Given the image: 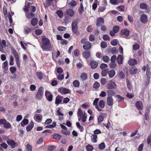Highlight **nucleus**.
I'll return each mask as SVG.
<instances>
[{
  "mask_svg": "<svg viewBox=\"0 0 151 151\" xmlns=\"http://www.w3.org/2000/svg\"><path fill=\"white\" fill-rule=\"evenodd\" d=\"M41 47L43 51L45 50H50L52 49L50 43V40L45 35L42 36L41 42H40Z\"/></svg>",
  "mask_w": 151,
  "mask_h": 151,
  "instance_id": "1",
  "label": "nucleus"
},
{
  "mask_svg": "<svg viewBox=\"0 0 151 151\" xmlns=\"http://www.w3.org/2000/svg\"><path fill=\"white\" fill-rule=\"evenodd\" d=\"M78 24L77 21L75 20L72 22L71 24L72 31L73 33L77 35L80 34V32L78 30Z\"/></svg>",
  "mask_w": 151,
  "mask_h": 151,
  "instance_id": "2",
  "label": "nucleus"
},
{
  "mask_svg": "<svg viewBox=\"0 0 151 151\" xmlns=\"http://www.w3.org/2000/svg\"><path fill=\"white\" fill-rule=\"evenodd\" d=\"M44 88L40 87L38 89L36 95V98L37 100H41L43 96Z\"/></svg>",
  "mask_w": 151,
  "mask_h": 151,
  "instance_id": "3",
  "label": "nucleus"
},
{
  "mask_svg": "<svg viewBox=\"0 0 151 151\" xmlns=\"http://www.w3.org/2000/svg\"><path fill=\"white\" fill-rule=\"evenodd\" d=\"M130 31L127 29H122L120 32V35L122 37L127 38L129 35Z\"/></svg>",
  "mask_w": 151,
  "mask_h": 151,
  "instance_id": "4",
  "label": "nucleus"
},
{
  "mask_svg": "<svg viewBox=\"0 0 151 151\" xmlns=\"http://www.w3.org/2000/svg\"><path fill=\"white\" fill-rule=\"evenodd\" d=\"M12 53L14 55L16 62L17 64L18 67L20 68V62L19 61V55L15 50L12 51Z\"/></svg>",
  "mask_w": 151,
  "mask_h": 151,
  "instance_id": "5",
  "label": "nucleus"
},
{
  "mask_svg": "<svg viewBox=\"0 0 151 151\" xmlns=\"http://www.w3.org/2000/svg\"><path fill=\"white\" fill-rule=\"evenodd\" d=\"M45 95L47 100L50 102L52 100L53 95L49 91H45Z\"/></svg>",
  "mask_w": 151,
  "mask_h": 151,
  "instance_id": "6",
  "label": "nucleus"
},
{
  "mask_svg": "<svg viewBox=\"0 0 151 151\" xmlns=\"http://www.w3.org/2000/svg\"><path fill=\"white\" fill-rule=\"evenodd\" d=\"M106 87L108 89H113L116 87V85L114 82L110 81L107 84Z\"/></svg>",
  "mask_w": 151,
  "mask_h": 151,
  "instance_id": "7",
  "label": "nucleus"
},
{
  "mask_svg": "<svg viewBox=\"0 0 151 151\" xmlns=\"http://www.w3.org/2000/svg\"><path fill=\"white\" fill-rule=\"evenodd\" d=\"M63 97L59 95H58L56 97L55 104L57 106L58 105L62 102Z\"/></svg>",
  "mask_w": 151,
  "mask_h": 151,
  "instance_id": "8",
  "label": "nucleus"
},
{
  "mask_svg": "<svg viewBox=\"0 0 151 151\" xmlns=\"http://www.w3.org/2000/svg\"><path fill=\"white\" fill-rule=\"evenodd\" d=\"M104 23V20L101 17H100L97 19L96 25L97 26L100 27Z\"/></svg>",
  "mask_w": 151,
  "mask_h": 151,
  "instance_id": "9",
  "label": "nucleus"
},
{
  "mask_svg": "<svg viewBox=\"0 0 151 151\" xmlns=\"http://www.w3.org/2000/svg\"><path fill=\"white\" fill-rule=\"evenodd\" d=\"M58 91L59 92L62 93L64 94L70 93L71 92L70 90L65 88H60L58 89Z\"/></svg>",
  "mask_w": 151,
  "mask_h": 151,
  "instance_id": "10",
  "label": "nucleus"
},
{
  "mask_svg": "<svg viewBox=\"0 0 151 151\" xmlns=\"http://www.w3.org/2000/svg\"><path fill=\"white\" fill-rule=\"evenodd\" d=\"M140 20L141 22L143 24L147 23L148 21V18L146 15L145 14L142 15L140 17Z\"/></svg>",
  "mask_w": 151,
  "mask_h": 151,
  "instance_id": "11",
  "label": "nucleus"
},
{
  "mask_svg": "<svg viewBox=\"0 0 151 151\" xmlns=\"http://www.w3.org/2000/svg\"><path fill=\"white\" fill-rule=\"evenodd\" d=\"M107 104L108 105L112 106L113 104L114 100L112 96H108L106 99Z\"/></svg>",
  "mask_w": 151,
  "mask_h": 151,
  "instance_id": "12",
  "label": "nucleus"
},
{
  "mask_svg": "<svg viewBox=\"0 0 151 151\" xmlns=\"http://www.w3.org/2000/svg\"><path fill=\"white\" fill-rule=\"evenodd\" d=\"M84 50H90L91 47V45L89 41L86 42V43L83 44V46Z\"/></svg>",
  "mask_w": 151,
  "mask_h": 151,
  "instance_id": "13",
  "label": "nucleus"
},
{
  "mask_svg": "<svg viewBox=\"0 0 151 151\" xmlns=\"http://www.w3.org/2000/svg\"><path fill=\"white\" fill-rule=\"evenodd\" d=\"M137 108L139 110H142L143 109V104L141 101H137L135 103Z\"/></svg>",
  "mask_w": 151,
  "mask_h": 151,
  "instance_id": "14",
  "label": "nucleus"
},
{
  "mask_svg": "<svg viewBox=\"0 0 151 151\" xmlns=\"http://www.w3.org/2000/svg\"><path fill=\"white\" fill-rule=\"evenodd\" d=\"M7 143L8 144L10 145L12 148H14L16 147V143L13 140L8 139L7 141Z\"/></svg>",
  "mask_w": 151,
  "mask_h": 151,
  "instance_id": "15",
  "label": "nucleus"
},
{
  "mask_svg": "<svg viewBox=\"0 0 151 151\" xmlns=\"http://www.w3.org/2000/svg\"><path fill=\"white\" fill-rule=\"evenodd\" d=\"M66 14L70 17H73L74 15V12L73 10L71 9H67L66 11Z\"/></svg>",
  "mask_w": 151,
  "mask_h": 151,
  "instance_id": "16",
  "label": "nucleus"
},
{
  "mask_svg": "<svg viewBox=\"0 0 151 151\" xmlns=\"http://www.w3.org/2000/svg\"><path fill=\"white\" fill-rule=\"evenodd\" d=\"M106 116V114L104 113L100 114V115L98 117V122L99 123L101 122L104 120L105 117Z\"/></svg>",
  "mask_w": 151,
  "mask_h": 151,
  "instance_id": "17",
  "label": "nucleus"
},
{
  "mask_svg": "<svg viewBox=\"0 0 151 151\" xmlns=\"http://www.w3.org/2000/svg\"><path fill=\"white\" fill-rule=\"evenodd\" d=\"M80 78L82 81H86L88 78V75L86 73H83L81 74Z\"/></svg>",
  "mask_w": 151,
  "mask_h": 151,
  "instance_id": "18",
  "label": "nucleus"
},
{
  "mask_svg": "<svg viewBox=\"0 0 151 151\" xmlns=\"http://www.w3.org/2000/svg\"><path fill=\"white\" fill-rule=\"evenodd\" d=\"M137 71V68L135 67H131L129 70V72L131 75H134L136 73Z\"/></svg>",
  "mask_w": 151,
  "mask_h": 151,
  "instance_id": "19",
  "label": "nucleus"
},
{
  "mask_svg": "<svg viewBox=\"0 0 151 151\" xmlns=\"http://www.w3.org/2000/svg\"><path fill=\"white\" fill-rule=\"evenodd\" d=\"M82 55L86 59H88L91 56V53L88 51H86L83 52Z\"/></svg>",
  "mask_w": 151,
  "mask_h": 151,
  "instance_id": "20",
  "label": "nucleus"
},
{
  "mask_svg": "<svg viewBox=\"0 0 151 151\" xmlns=\"http://www.w3.org/2000/svg\"><path fill=\"white\" fill-rule=\"evenodd\" d=\"M34 122L33 121H31L30 122L29 124L26 127V129L27 132H29L34 127Z\"/></svg>",
  "mask_w": 151,
  "mask_h": 151,
  "instance_id": "21",
  "label": "nucleus"
},
{
  "mask_svg": "<svg viewBox=\"0 0 151 151\" xmlns=\"http://www.w3.org/2000/svg\"><path fill=\"white\" fill-rule=\"evenodd\" d=\"M90 65L91 68L95 69L97 67L98 63L97 62L93 60L91 61L90 63Z\"/></svg>",
  "mask_w": 151,
  "mask_h": 151,
  "instance_id": "22",
  "label": "nucleus"
},
{
  "mask_svg": "<svg viewBox=\"0 0 151 151\" xmlns=\"http://www.w3.org/2000/svg\"><path fill=\"white\" fill-rule=\"evenodd\" d=\"M60 108H59L57 111V113L58 116H59L58 117V119L60 120H63L64 119V117H63V114L60 111Z\"/></svg>",
  "mask_w": 151,
  "mask_h": 151,
  "instance_id": "23",
  "label": "nucleus"
},
{
  "mask_svg": "<svg viewBox=\"0 0 151 151\" xmlns=\"http://www.w3.org/2000/svg\"><path fill=\"white\" fill-rule=\"evenodd\" d=\"M34 117L36 121L40 122L42 120V116L40 114H37L34 116Z\"/></svg>",
  "mask_w": 151,
  "mask_h": 151,
  "instance_id": "24",
  "label": "nucleus"
},
{
  "mask_svg": "<svg viewBox=\"0 0 151 151\" xmlns=\"http://www.w3.org/2000/svg\"><path fill=\"white\" fill-rule=\"evenodd\" d=\"M128 63L130 66H134L137 63V61L135 59H132L129 60Z\"/></svg>",
  "mask_w": 151,
  "mask_h": 151,
  "instance_id": "25",
  "label": "nucleus"
},
{
  "mask_svg": "<svg viewBox=\"0 0 151 151\" xmlns=\"http://www.w3.org/2000/svg\"><path fill=\"white\" fill-rule=\"evenodd\" d=\"M108 75L110 78H113L116 74V72L114 70H111L108 71Z\"/></svg>",
  "mask_w": 151,
  "mask_h": 151,
  "instance_id": "26",
  "label": "nucleus"
},
{
  "mask_svg": "<svg viewBox=\"0 0 151 151\" xmlns=\"http://www.w3.org/2000/svg\"><path fill=\"white\" fill-rule=\"evenodd\" d=\"M123 60V56L122 55H119L117 58V62L119 64H122Z\"/></svg>",
  "mask_w": 151,
  "mask_h": 151,
  "instance_id": "27",
  "label": "nucleus"
},
{
  "mask_svg": "<svg viewBox=\"0 0 151 151\" xmlns=\"http://www.w3.org/2000/svg\"><path fill=\"white\" fill-rule=\"evenodd\" d=\"M139 7L141 9H147L148 7V6L146 3L142 2L140 4Z\"/></svg>",
  "mask_w": 151,
  "mask_h": 151,
  "instance_id": "28",
  "label": "nucleus"
},
{
  "mask_svg": "<svg viewBox=\"0 0 151 151\" xmlns=\"http://www.w3.org/2000/svg\"><path fill=\"white\" fill-rule=\"evenodd\" d=\"M30 22L32 26H35L38 23V19L36 18H33L31 19Z\"/></svg>",
  "mask_w": 151,
  "mask_h": 151,
  "instance_id": "29",
  "label": "nucleus"
},
{
  "mask_svg": "<svg viewBox=\"0 0 151 151\" xmlns=\"http://www.w3.org/2000/svg\"><path fill=\"white\" fill-rule=\"evenodd\" d=\"M36 75L39 80H41L43 77V74L41 72H37L36 73Z\"/></svg>",
  "mask_w": 151,
  "mask_h": 151,
  "instance_id": "30",
  "label": "nucleus"
},
{
  "mask_svg": "<svg viewBox=\"0 0 151 151\" xmlns=\"http://www.w3.org/2000/svg\"><path fill=\"white\" fill-rule=\"evenodd\" d=\"M56 13L60 18H61L63 17V11L61 10H57Z\"/></svg>",
  "mask_w": 151,
  "mask_h": 151,
  "instance_id": "31",
  "label": "nucleus"
},
{
  "mask_svg": "<svg viewBox=\"0 0 151 151\" xmlns=\"http://www.w3.org/2000/svg\"><path fill=\"white\" fill-rule=\"evenodd\" d=\"M24 32L26 35H28L29 33L31 32L32 30L31 28L27 26L24 27Z\"/></svg>",
  "mask_w": 151,
  "mask_h": 151,
  "instance_id": "32",
  "label": "nucleus"
},
{
  "mask_svg": "<svg viewBox=\"0 0 151 151\" xmlns=\"http://www.w3.org/2000/svg\"><path fill=\"white\" fill-rule=\"evenodd\" d=\"M11 127L10 124L6 121L4 125V127L6 129H9L11 128Z\"/></svg>",
  "mask_w": 151,
  "mask_h": 151,
  "instance_id": "33",
  "label": "nucleus"
},
{
  "mask_svg": "<svg viewBox=\"0 0 151 151\" xmlns=\"http://www.w3.org/2000/svg\"><path fill=\"white\" fill-rule=\"evenodd\" d=\"M116 98V100L118 102L123 101H124V98L119 95H117L115 96Z\"/></svg>",
  "mask_w": 151,
  "mask_h": 151,
  "instance_id": "34",
  "label": "nucleus"
},
{
  "mask_svg": "<svg viewBox=\"0 0 151 151\" xmlns=\"http://www.w3.org/2000/svg\"><path fill=\"white\" fill-rule=\"evenodd\" d=\"M29 122L28 120L26 119H24L21 123L22 127H24L25 125L28 124Z\"/></svg>",
  "mask_w": 151,
  "mask_h": 151,
  "instance_id": "35",
  "label": "nucleus"
},
{
  "mask_svg": "<svg viewBox=\"0 0 151 151\" xmlns=\"http://www.w3.org/2000/svg\"><path fill=\"white\" fill-rule=\"evenodd\" d=\"M76 125L77 127L80 130L81 132H82L83 131V126L81 125L79 122H76Z\"/></svg>",
  "mask_w": 151,
  "mask_h": 151,
  "instance_id": "36",
  "label": "nucleus"
},
{
  "mask_svg": "<svg viewBox=\"0 0 151 151\" xmlns=\"http://www.w3.org/2000/svg\"><path fill=\"white\" fill-rule=\"evenodd\" d=\"M102 59L104 62L106 63L109 62L110 60L109 57L107 55H105L102 57Z\"/></svg>",
  "mask_w": 151,
  "mask_h": 151,
  "instance_id": "37",
  "label": "nucleus"
},
{
  "mask_svg": "<svg viewBox=\"0 0 151 151\" xmlns=\"http://www.w3.org/2000/svg\"><path fill=\"white\" fill-rule=\"evenodd\" d=\"M53 138L58 140H60L61 138V136L59 134L55 133L53 135Z\"/></svg>",
  "mask_w": 151,
  "mask_h": 151,
  "instance_id": "38",
  "label": "nucleus"
},
{
  "mask_svg": "<svg viewBox=\"0 0 151 151\" xmlns=\"http://www.w3.org/2000/svg\"><path fill=\"white\" fill-rule=\"evenodd\" d=\"M26 16L27 19H30L35 16V14L32 12H29L26 14Z\"/></svg>",
  "mask_w": 151,
  "mask_h": 151,
  "instance_id": "39",
  "label": "nucleus"
},
{
  "mask_svg": "<svg viewBox=\"0 0 151 151\" xmlns=\"http://www.w3.org/2000/svg\"><path fill=\"white\" fill-rule=\"evenodd\" d=\"M91 141L93 143H96L97 142V136L96 135L92 134L91 137Z\"/></svg>",
  "mask_w": 151,
  "mask_h": 151,
  "instance_id": "40",
  "label": "nucleus"
},
{
  "mask_svg": "<svg viewBox=\"0 0 151 151\" xmlns=\"http://www.w3.org/2000/svg\"><path fill=\"white\" fill-rule=\"evenodd\" d=\"M77 115L78 116H79L80 117L84 115L83 114V111L80 108H79L77 111Z\"/></svg>",
  "mask_w": 151,
  "mask_h": 151,
  "instance_id": "41",
  "label": "nucleus"
},
{
  "mask_svg": "<svg viewBox=\"0 0 151 151\" xmlns=\"http://www.w3.org/2000/svg\"><path fill=\"white\" fill-rule=\"evenodd\" d=\"M108 95L110 96H113L115 95V92L112 90H109L107 91Z\"/></svg>",
  "mask_w": 151,
  "mask_h": 151,
  "instance_id": "42",
  "label": "nucleus"
},
{
  "mask_svg": "<svg viewBox=\"0 0 151 151\" xmlns=\"http://www.w3.org/2000/svg\"><path fill=\"white\" fill-rule=\"evenodd\" d=\"M73 85L76 87H78L80 84L79 81L78 80H75L73 82Z\"/></svg>",
  "mask_w": 151,
  "mask_h": 151,
  "instance_id": "43",
  "label": "nucleus"
},
{
  "mask_svg": "<svg viewBox=\"0 0 151 151\" xmlns=\"http://www.w3.org/2000/svg\"><path fill=\"white\" fill-rule=\"evenodd\" d=\"M108 70L107 68H105L103 69L101 72L102 75L103 76H105L107 73H108Z\"/></svg>",
  "mask_w": 151,
  "mask_h": 151,
  "instance_id": "44",
  "label": "nucleus"
},
{
  "mask_svg": "<svg viewBox=\"0 0 151 151\" xmlns=\"http://www.w3.org/2000/svg\"><path fill=\"white\" fill-rule=\"evenodd\" d=\"M77 4L76 1L74 0H72L70 1V2L68 4V5L70 7H73L76 6Z\"/></svg>",
  "mask_w": 151,
  "mask_h": 151,
  "instance_id": "45",
  "label": "nucleus"
},
{
  "mask_svg": "<svg viewBox=\"0 0 151 151\" xmlns=\"http://www.w3.org/2000/svg\"><path fill=\"white\" fill-rule=\"evenodd\" d=\"M117 9L119 12H124L125 7L123 5H120L117 7Z\"/></svg>",
  "mask_w": 151,
  "mask_h": 151,
  "instance_id": "46",
  "label": "nucleus"
},
{
  "mask_svg": "<svg viewBox=\"0 0 151 151\" xmlns=\"http://www.w3.org/2000/svg\"><path fill=\"white\" fill-rule=\"evenodd\" d=\"M100 86V84L99 82L97 81H95L94 82L93 86L94 88L95 89L98 88Z\"/></svg>",
  "mask_w": 151,
  "mask_h": 151,
  "instance_id": "47",
  "label": "nucleus"
},
{
  "mask_svg": "<svg viewBox=\"0 0 151 151\" xmlns=\"http://www.w3.org/2000/svg\"><path fill=\"white\" fill-rule=\"evenodd\" d=\"M99 105L101 108H104L105 107V103L103 100H101L99 101Z\"/></svg>",
  "mask_w": 151,
  "mask_h": 151,
  "instance_id": "48",
  "label": "nucleus"
},
{
  "mask_svg": "<svg viewBox=\"0 0 151 151\" xmlns=\"http://www.w3.org/2000/svg\"><path fill=\"white\" fill-rule=\"evenodd\" d=\"M125 77V74L122 71H120L119 73V78L121 79H123Z\"/></svg>",
  "mask_w": 151,
  "mask_h": 151,
  "instance_id": "49",
  "label": "nucleus"
},
{
  "mask_svg": "<svg viewBox=\"0 0 151 151\" xmlns=\"http://www.w3.org/2000/svg\"><path fill=\"white\" fill-rule=\"evenodd\" d=\"M140 46L137 43H135L133 46V48L134 50H136L139 48Z\"/></svg>",
  "mask_w": 151,
  "mask_h": 151,
  "instance_id": "50",
  "label": "nucleus"
},
{
  "mask_svg": "<svg viewBox=\"0 0 151 151\" xmlns=\"http://www.w3.org/2000/svg\"><path fill=\"white\" fill-rule=\"evenodd\" d=\"M14 58L13 56L12 55H11L10 56V61H9V65H14Z\"/></svg>",
  "mask_w": 151,
  "mask_h": 151,
  "instance_id": "51",
  "label": "nucleus"
},
{
  "mask_svg": "<svg viewBox=\"0 0 151 151\" xmlns=\"http://www.w3.org/2000/svg\"><path fill=\"white\" fill-rule=\"evenodd\" d=\"M119 29V27L118 26H115L113 28V30L116 33H117Z\"/></svg>",
  "mask_w": 151,
  "mask_h": 151,
  "instance_id": "52",
  "label": "nucleus"
},
{
  "mask_svg": "<svg viewBox=\"0 0 151 151\" xmlns=\"http://www.w3.org/2000/svg\"><path fill=\"white\" fill-rule=\"evenodd\" d=\"M80 51L78 49L75 50L73 51L74 55L76 57L80 55Z\"/></svg>",
  "mask_w": 151,
  "mask_h": 151,
  "instance_id": "53",
  "label": "nucleus"
},
{
  "mask_svg": "<svg viewBox=\"0 0 151 151\" xmlns=\"http://www.w3.org/2000/svg\"><path fill=\"white\" fill-rule=\"evenodd\" d=\"M64 75L63 74H59L57 76V79L60 81H61L63 80L64 79Z\"/></svg>",
  "mask_w": 151,
  "mask_h": 151,
  "instance_id": "54",
  "label": "nucleus"
},
{
  "mask_svg": "<svg viewBox=\"0 0 151 151\" xmlns=\"http://www.w3.org/2000/svg\"><path fill=\"white\" fill-rule=\"evenodd\" d=\"M42 33V30L41 29H38L35 30V33L37 35H40Z\"/></svg>",
  "mask_w": 151,
  "mask_h": 151,
  "instance_id": "55",
  "label": "nucleus"
},
{
  "mask_svg": "<svg viewBox=\"0 0 151 151\" xmlns=\"http://www.w3.org/2000/svg\"><path fill=\"white\" fill-rule=\"evenodd\" d=\"M9 70L12 74L14 73L16 71V68L13 66L9 68Z\"/></svg>",
  "mask_w": 151,
  "mask_h": 151,
  "instance_id": "56",
  "label": "nucleus"
},
{
  "mask_svg": "<svg viewBox=\"0 0 151 151\" xmlns=\"http://www.w3.org/2000/svg\"><path fill=\"white\" fill-rule=\"evenodd\" d=\"M86 148L87 151H91L93 149V147L90 145L87 146Z\"/></svg>",
  "mask_w": 151,
  "mask_h": 151,
  "instance_id": "57",
  "label": "nucleus"
},
{
  "mask_svg": "<svg viewBox=\"0 0 151 151\" xmlns=\"http://www.w3.org/2000/svg\"><path fill=\"white\" fill-rule=\"evenodd\" d=\"M8 64V61L6 60L2 64V68L3 69H4L6 68V67L7 66Z\"/></svg>",
  "mask_w": 151,
  "mask_h": 151,
  "instance_id": "58",
  "label": "nucleus"
},
{
  "mask_svg": "<svg viewBox=\"0 0 151 151\" xmlns=\"http://www.w3.org/2000/svg\"><path fill=\"white\" fill-rule=\"evenodd\" d=\"M101 46L102 48H105L107 46V43L105 42L102 41L101 43Z\"/></svg>",
  "mask_w": 151,
  "mask_h": 151,
  "instance_id": "59",
  "label": "nucleus"
},
{
  "mask_svg": "<svg viewBox=\"0 0 151 151\" xmlns=\"http://www.w3.org/2000/svg\"><path fill=\"white\" fill-rule=\"evenodd\" d=\"M99 148L100 149H103L105 147V145L104 142H102L99 145Z\"/></svg>",
  "mask_w": 151,
  "mask_h": 151,
  "instance_id": "60",
  "label": "nucleus"
},
{
  "mask_svg": "<svg viewBox=\"0 0 151 151\" xmlns=\"http://www.w3.org/2000/svg\"><path fill=\"white\" fill-rule=\"evenodd\" d=\"M32 146L29 144H27V145L26 150L27 151H32Z\"/></svg>",
  "mask_w": 151,
  "mask_h": 151,
  "instance_id": "61",
  "label": "nucleus"
},
{
  "mask_svg": "<svg viewBox=\"0 0 151 151\" xmlns=\"http://www.w3.org/2000/svg\"><path fill=\"white\" fill-rule=\"evenodd\" d=\"M89 40L91 42H93L95 40V37L93 35L91 34L89 37Z\"/></svg>",
  "mask_w": 151,
  "mask_h": 151,
  "instance_id": "62",
  "label": "nucleus"
},
{
  "mask_svg": "<svg viewBox=\"0 0 151 151\" xmlns=\"http://www.w3.org/2000/svg\"><path fill=\"white\" fill-rule=\"evenodd\" d=\"M103 39L105 41L108 40L110 39V37L108 35H104L103 36Z\"/></svg>",
  "mask_w": 151,
  "mask_h": 151,
  "instance_id": "63",
  "label": "nucleus"
},
{
  "mask_svg": "<svg viewBox=\"0 0 151 151\" xmlns=\"http://www.w3.org/2000/svg\"><path fill=\"white\" fill-rule=\"evenodd\" d=\"M104 125L108 129H109L110 127H111V123L110 122L109 120H108V123L107 124L105 123H103Z\"/></svg>",
  "mask_w": 151,
  "mask_h": 151,
  "instance_id": "64",
  "label": "nucleus"
}]
</instances>
